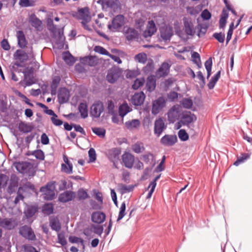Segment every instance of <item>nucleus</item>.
Wrapping results in <instances>:
<instances>
[{"mask_svg": "<svg viewBox=\"0 0 252 252\" xmlns=\"http://www.w3.org/2000/svg\"><path fill=\"white\" fill-rule=\"evenodd\" d=\"M55 182L48 183L46 186L42 187L40 191L42 193L45 200H52L54 199L55 195Z\"/></svg>", "mask_w": 252, "mask_h": 252, "instance_id": "1", "label": "nucleus"}, {"mask_svg": "<svg viewBox=\"0 0 252 252\" xmlns=\"http://www.w3.org/2000/svg\"><path fill=\"white\" fill-rule=\"evenodd\" d=\"M181 107L178 104L174 105L169 109L167 113V116L168 121L170 123H174L181 118Z\"/></svg>", "mask_w": 252, "mask_h": 252, "instance_id": "2", "label": "nucleus"}, {"mask_svg": "<svg viewBox=\"0 0 252 252\" xmlns=\"http://www.w3.org/2000/svg\"><path fill=\"white\" fill-rule=\"evenodd\" d=\"M167 99L163 96H160L152 102V114L156 115L163 110L166 106Z\"/></svg>", "mask_w": 252, "mask_h": 252, "instance_id": "3", "label": "nucleus"}, {"mask_svg": "<svg viewBox=\"0 0 252 252\" xmlns=\"http://www.w3.org/2000/svg\"><path fill=\"white\" fill-rule=\"evenodd\" d=\"M51 28L50 30L53 33L54 35H56V32H58V36L56 38V43L61 46H63L65 41V36L63 34V27L58 29L57 31L56 26L53 24V21L51 20Z\"/></svg>", "mask_w": 252, "mask_h": 252, "instance_id": "4", "label": "nucleus"}, {"mask_svg": "<svg viewBox=\"0 0 252 252\" xmlns=\"http://www.w3.org/2000/svg\"><path fill=\"white\" fill-rule=\"evenodd\" d=\"M124 24V16L122 15H118L113 19L111 24H109L108 28L112 32H117L122 27Z\"/></svg>", "mask_w": 252, "mask_h": 252, "instance_id": "5", "label": "nucleus"}, {"mask_svg": "<svg viewBox=\"0 0 252 252\" xmlns=\"http://www.w3.org/2000/svg\"><path fill=\"white\" fill-rule=\"evenodd\" d=\"M23 73L24 78L23 83L25 84V87L36 83V80L33 76V70L32 68H27L23 71Z\"/></svg>", "mask_w": 252, "mask_h": 252, "instance_id": "6", "label": "nucleus"}, {"mask_svg": "<svg viewBox=\"0 0 252 252\" xmlns=\"http://www.w3.org/2000/svg\"><path fill=\"white\" fill-rule=\"evenodd\" d=\"M104 111V106L102 102L98 101L94 103L91 107V115L96 118L100 117L101 114Z\"/></svg>", "mask_w": 252, "mask_h": 252, "instance_id": "7", "label": "nucleus"}, {"mask_svg": "<svg viewBox=\"0 0 252 252\" xmlns=\"http://www.w3.org/2000/svg\"><path fill=\"white\" fill-rule=\"evenodd\" d=\"M19 233L23 237L31 241L35 240L36 237L32 228L27 225H24L20 227Z\"/></svg>", "mask_w": 252, "mask_h": 252, "instance_id": "8", "label": "nucleus"}, {"mask_svg": "<svg viewBox=\"0 0 252 252\" xmlns=\"http://www.w3.org/2000/svg\"><path fill=\"white\" fill-rule=\"evenodd\" d=\"M16 60L14 64L17 66H22V63L25 62L28 59V54L24 51L17 50L14 54Z\"/></svg>", "mask_w": 252, "mask_h": 252, "instance_id": "9", "label": "nucleus"}, {"mask_svg": "<svg viewBox=\"0 0 252 252\" xmlns=\"http://www.w3.org/2000/svg\"><path fill=\"white\" fill-rule=\"evenodd\" d=\"M166 127L164 120L161 118L156 119L154 123V134L157 137L160 136Z\"/></svg>", "mask_w": 252, "mask_h": 252, "instance_id": "10", "label": "nucleus"}, {"mask_svg": "<svg viewBox=\"0 0 252 252\" xmlns=\"http://www.w3.org/2000/svg\"><path fill=\"white\" fill-rule=\"evenodd\" d=\"M180 119L184 126H189L191 123L195 121L196 117L195 115L190 111H185L182 113Z\"/></svg>", "mask_w": 252, "mask_h": 252, "instance_id": "11", "label": "nucleus"}, {"mask_svg": "<svg viewBox=\"0 0 252 252\" xmlns=\"http://www.w3.org/2000/svg\"><path fill=\"white\" fill-rule=\"evenodd\" d=\"M122 160L125 166L131 169L133 166L134 156L129 152H125L122 156Z\"/></svg>", "mask_w": 252, "mask_h": 252, "instance_id": "12", "label": "nucleus"}, {"mask_svg": "<svg viewBox=\"0 0 252 252\" xmlns=\"http://www.w3.org/2000/svg\"><path fill=\"white\" fill-rule=\"evenodd\" d=\"M70 97V92L65 88H61L58 94L59 102L63 104L68 101Z\"/></svg>", "mask_w": 252, "mask_h": 252, "instance_id": "13", "label": "nucleus"}, {"mask_svg": "<svg viewBox=\"0 0 252 252\" xmlns=\"http://www.w3.org/2000/svg\"><path fill=\"white\" fill-rule=\"evenodd\" d=\"M19 178L14 174H11L9 180V184L7 189V191L11 194L14 192L19 184Z\"/></svg>", "mask_w": 252, "mask_h": 252, "instance_id": "14", "label": "nucleus"}, {"mask_svg": "<svg viewBox=\"0 0 252 252\" xmlns=\"http://www.w3.org/2000/svg\"><path fill=\"white\" fill-rule=\"evenodd\" d=\"M173 33L172 28L170 26H165L160 29V36L164 41L170 40Z\"/></svg>", "mask_w": 252, "mask_h": 252, "instance_id": "15", "label": "nucleus"}, {"mask_svg": "<svg viewBox=\"0 0 252 252\" xmlns=\"http://www.w3.org/2000/svg\"><path fill=\"white\" fill-rule=\"evenodd\" d=\"M145 94L143 92L135 93L131 97V102L135 106H140L143 104Z\"/></svg>", "mask_w": 252, "mask_h": 252, "instance_id": "16", "label": "nucleus"}, {"mask_svg": "<svg viewBox=\"0 0 252 252\" xmlns=\"http://www.w3.org/2000/svg\"><path fill=\"white\" fill-rule=\"evenodd\" d=\"M121 154V150L118 148H114L107 151L106 155L109 159L115 164L119 158V155Z\"/></svg>", "mask_w": 252, "mask_h": 252, "instance_id": "17", "label": "nucleus"}, {"mask_svg": "<svg viewBox=\"0 0 252 252\" xmlns=\"http://www.w3.org/2000/svg\"><path fill=\"white\" fill-rule=\"evenodd\" d=\"M170 67V65L168 63H163L156 72L157 76L159 78L166 76L169 72Z\"/></svg>", "mask_w": 252, "mask_h": 252, "instance_id": "18", "label": "nucleus"}, {"mask_svg": "<svg viewBox=\"0 0 252 252\" xmlns=\"http://www.w3.org/2000/svg\"><path fill=\"white\" fill-rule=\"evenodd\" d=\"M177 141L176 135L166 134L160 139V143L166 146H171Z\"/></svg>", "mask_w": 252, "mask_h": 252, "instance_id": "19", "label": "nucleus"}, {"mask_svg": "<svg viewBox=\"0 0 252 252\" xmlns=\"http://www.w3.org/2000/svg\"><path fill=\"white\" fill-rule=\"evenodd\" d=\"M15 167L19 172L27 173L31 168V164L28 162H18L15 163Z\"/></svg>", "mask_w": 252, "mask_h": 252, "instance_id": "20", "label": "nucleus"}, {"mask_svg": "<svg viewBox=\"0 0 252 252\" xmlns=\"http://www.w3.org/2000/svg\"><path fill=\"white\" fill-rule=\"evenodd\" d=\"M75 197V194L73 191L66 190L60 194L59 200L63 203H65L72 200Z\"/></svg>", "mask_w": 252, "mask_h": 252, "instance_id": "21", "label": "nucleus"}, {"mask_svg": "<svg viewBox=\"0 0 252 252\" xmlns=\"http://www.w3.org/2000/svg\"><path fill=\"white\" fill-rule=\"evenodd\" d=\"M157 31L155 22L153 20L148 22L146 29L143 32V35L147 38L152 36Z\"/></svg>", "mask_w": 252, "mask_h": 252, "instance_id": "22", "label": "nucleus"}, {"mask_svg": "<svg viewBox=\"0 0 252 252\" xmlns=\"http://www.w3.org/2000/svg\"><path fill=\"white\" fill-rule=\"evenodd\" d=\"M29 22L31 26L34 27L37 31L41 30L42 22L36 16L35 14H32L30 16Z\"/></svg>", "mask_w": 252, "mask_h": 252, "instance_id": "23", "label": "nucleus"}, {"mask_svg": "<svg viewBox=\"0 0 252 252\" xmlns=\"http://www.w3.org/2000/svg\"><path fill=\"white\" fill-rule=\"evenodd\" d=\"M16 36L18 46L21 48H25L28 43V41L26 39L24 32L22 31H17L16 32Z\"/></svg>", "mask_w": 252, "mask_h": 252, "instance_id": "24", "label": "nucleus"}, {"mask_svg": "<svg viewBox=\"0 0 252 252\" xmlns=\"http://www.w3.org/2000/svg\"><path fill=\"white\" fill-rule=\"evenodd\" d=\"M119 72L115 69L109 70L106 76L107 80L111 83H113L119 78Z\"/></svg>", "mask_w": 252, "mask_h": 252, "instance_id": "25", "label": "nucleus"}, {"mask_svg": "<svg viewBox=\"0 0 252 252\" xmlns=\"http://www.w3.org/2000/svg\"><path fill=\"white\" fill-rule=\"evenodd\" d=\"M105 215L104 213L100 212H94L92 215V220L96 223H101L105 220Z\"/></svg>", "mask_w": 252, "mask_h": 252, "instance_id": "26", "label": "nucleus"}, {"mask_svg": "<svg viewBox=\"0 0 252 252\" xmlns=\"http://www.w3.org/2000/svg\"><path fill=\"white\" fill-rule=\"evenodd\" d=\"M131 110L132 109L130 108L126 102H124L122 104L120 105L119 107V114L122 118V123L123 122L124 116Z\"/></svg>", "mask_w": 252, "mask_h": 252, "instance_id": "27", "label": "nucleus"}, {"mask_svg": "<svg viewBox=\"0 0 252 252\" xmlns=\"http://www.w3.org/2000/svg\"><path fill=\"white\" fill-rule=\"evenodd\" d=\"M156 87V80L154 75H150L148 77L146 87L147 91L152 92L155 89Z\"/></svg>", "mask_w": 252, "mask_h": 252, "instance_id": "28", "label": "nucleus"}, {"mask_svg": "<svg viewBox=\"0 0 252 252\" xmlns=\"http://www.w3.org/2000/svg\"><path fill=\"white\" fill-rule=\"evenodd\" d=\"M126 37L127 40H132L138 38V32L134 29L128 28L125 32Z\"/></svg>", "mask_w": 252, "mask_h": 252, "instance_id": "29", "label": "nucleus"}, {"mask_svg": "<svg viewBox=\"0 0 252 252\" xmlns=\"http://www.w3.org/2000/svg\"><path fill=\"white\" fill-rule=\"evenodd\" d=\"M185 27V32L187 34L189 35H193L195 34V30L192 22L190 21L185 19L184 20Z\"/></svg>", "mask_w": 252, "mask_h": 252, "instance_id": "30", "label": "nucleus"}, {"mask_svg": "<svg viewBox=\"0 0 252 252\" xmlns=\"http://www.w3.org/2000/svg\"><path fill=\"white\" fill-rule=\"evenodd\" d=\"M38 211V207L36 205H29L27 206L24 213L27 219L33 217Z\"/></svg>", "mask_w": 252, "mask_h": 252, "instance_id": "31", "label": "nucleus"}, {"mask_svg": "<svg viewBox=\"0 0 252 252\" xmlns=\"http://www.w3.org/2000/svg\"><path fill=\"white\" fill-rule=\"evenodd\" d=\"M78 18L82 21L90 20L91 17L89 15V9L88 7L82 8L78 9Z\"/></svg>", "mask_w": 252, "mask_h": 252, "instance_id": "32", "label": "nucleus"}, {"mask_svg": "<svg viewBox=\"0 0 252 252\" xmlns=\"http://www.w3.org/2000/svg\"><path fill=\"white\" fill-rule=\"evenodd\" d=\"M61 78L59 76H55L52 80L51 84V93L52 94H55L57 89L60 84Z\"/></svg>", "mask_w": 252, "mask_h": 252, "instance_id": "33", "label": "nucleus"}, {"mask_svg": "<svg viewBox=\"0 0 252 252\" xmlns=\"http://www.w3.org/2000/svg\"><path fill=\"white\" fill-rule=\"evenodd\" d=\"M78 110L82 118L85 119L88 117V111L86 103L83 102L80 103L78 106Z\"/></svg>", "mask_w": 252, "mask_h": 252, "instance_id": "34", "label": "nucleus"}, {"mask_svg": "<svg viewBox=\"0 0 252 252\" xmlns=\"http://www.w3.org/2000/svg\"><path fill=\"white\" fill-rule=\"evenodd\" d=\"M125 125L127 128L132 129L138 127L140 125V122L138 119H133L131 121L126 122Z\"/></svg>", "mask_w": 252, "mask_h": 252, "instance_id": "35", "label": "nucleus"}, {"mask_svg": "<svg viewBox=\"0 0 252 252\" xmlns=\"http://www.w3.org/2000/svg\"><path fill=\"white\" fill-rule=\"evenodd\" d=\"M220 71H219L218 72H217V73L216 74H215L211 78L210 81H209V82L208 83V84L207 85L209 89L211 90L214 88L216 83L217 82V81L220 78Z\"/></svg>", "mask_w": 252, "mask_h": 252, "instance_id": "36", "label": "nucleus"}, {"mask_svg": "<svg viewBox=\"0 0 252 252\" xmlns=\"http://www.w3.org/2000/svg\"><path fill=\"white\" fill-rule=\"evenodd\" d=\"M63 59L68 65H72L75 62V58L71 54L67 52H64L63 54Z\"/></svg>", "mask_w": 252, "mask_h": 252, "instance_id": "37", "label": "nucleus"}, {"mask_svg": "<svg viewBox=\"0 0 252 252\" xmlns=\"http://www.w3.org/2000/svg\"><path fill=\"white\" fill-rule=\"evenodd\" d=\"M131 149L132 151L136 154H140L143 152L145 149L143 144L139 142L132 145Z\"/></svg>", "mask_w": 252, "mask_h": 252, "instance_id": "38", "label": "nucleus"}, {"mask_svg": "<svg viewBox=\"0 0 252 252\" xmlns=\"http://www.w3.org/2000/svg\"><path fill=\"white\" fill-rule=\"evenodd\" d=\"M50 225L51 228L56 231H59L61 228L59 220L57 218H53L50 221Z\"/></svg>", "mask_w": 252, "mask_h": 252, "instance_id": "39", "label": "nucleus"}, {"mask_svg": "<svg viewBox=\"0 0 252 252\" xmlns=\"http://www.w3.org/2000/svg\"><path fill=\"white\" fill-rule=\"evenodd\" d=\"M193 62L196 64L198 68L202 66V63L199 54L196 52H193L191 54Z\"/></svg>", "mask_w": 252, "mask_h": 252, "instance_id": "40", "label": "nucleus"}, {"mask_svg": "<svg viewBox=\"0 0 252 252\" xmlns=\"http://www.w3.org/2000/svg\"><path fill=\"white\" fill-rule=\"evenodd\" d=\"M42 211L48 215L53 213L54 208L52 203L45 204L42 208Z\"/></svg>", "mask_w": 252, "mask_h": 252, "instance_id": "41", "label": "nucleus"}, {"mask_svg": "<svg viewBox=\"0 0 252 252\" xmlns=\"http://www.w3.org/2000/svg\"><path fill=\"white\" fill-rule=\"evenodd\" d=\"M19 4L23 7L33 6L35 5V1L33 0H20Z\"/></svg>", "mask_w": 252, "mask_h": 252, "instance_id": "42", "label": "nucleus"}, {"mask_svg": "<svg viewBox=\"0 0 252 252\" xmlns=\"http://www.w3.org/2000/svg\"><path fill=\"white\" fill-rule=\"evenodd\" d=\"M92 129L94 133L100 137H104L105 135L106 130L103 128L93 127Z\"/></svg>", "mask_w": 252, "mask_h": 252, "instance_id": "43", "label": "nucleus"}, {"mask_svg": "<svg viewBox=\"0 0 252 252\" xmlns=\"http://www.w3.org/2000/svg\"><path fill=\"white\" fill-rule=\"evenodd\" d=\"M126 208V203L125 201H124L122 203L120 208V211H119L118 217V219L117 220V221H119V220H122L124 217V216L126 215V212H125Z\"/></svg>", "mask_w": 252, "mask_h": 252, "instance_id": "44", "label": "nucleus"}, {"mask_svg": "<svg viewBox=\"0 0 252 252\" xmlns=\"http://www.w3.org/2000/svg\"><path fill=\"white\" fill-rule=\"evenodd\" d=\"M145 83V79L144 78H140L136 79L132 85V88L134 90H137L141 86H142Z\"/></svg>", "mask_w": 252, "mask_h": 252, "instance_id": "45", "label": "nucleus"}, {"mask_svg": "<svg viewBox=\"0 0 252 252\" xmlns=\"http://www.w3.org/2000/svg\"><path fill=\"white\" fill-rule=\"evenodd\" d=\"M69 241L71 243H80L82 246L83 248H85L84 241L80 238L70 236L69 237Z\"/></svg>", "mask_w": 252, "mask_h": 252, "instance_id": "46", "label": "nucleus"}, {"mask_svg": "<svg viewBox=\"0 0 252 252\" xmlns=\"http://www.w3.org/2000/svg\"><path fill=\"white\" fill-rule=\"evenodd\" d=\"M73 165L72 163L62 164V171L67 174H71L72 173Z\"/></svg>", "mask_w": 252, "mask_h": 252, "instance_id": "47", "label": "nucleus"}, {"mask_svg": "<svg viewBox=\"0 0 252 252\" xmlns=\"http://www.w3.org/2000/svg\"><path fill=\"white\" fill-rule=\"evenodd\" d=\"M94 51L101 55H107L108 56L110 55L109 52L104 48L100 46H95L94 48Z\"/></svg>", "mask_w": 252, "mask_h": 252, "instance_id": "48", "label": "nucleus"}, {"mask_svg": "<svg viewBox=\"0 0 252 252\" xmlns=\"http://www.w3.org/2000/svg\"><path fill=\"white\" fill-rule=\"evenodd\" d=\"M135 60L139 63H144L147 61L146 54L144 53H139L135 56Z\"/></svg>", "mask_w": 252, "mask_h": 252, "instance_id": "49", "label": "nucleus"}, {"mask_svg": "<svg viewBox=\"0 0 252 252\" xmlns=\"http://www.w3.org/2000/svg\"><path fill=\"white\" fill-rule=\"evenodd\" d=\"M181 104L183 107L187 109H190L192 106L193 102L191 99L185 98L183 99Z\"/></svg>", "mask_w": 252, "mask_h": 252, "instance_id": "50", "label": "nucleus"}, {"mask_svg": "<svg viewBox=\"0 0 252 252\" xmlns=\"http://www.w3.org/2000/svg\"><path fill=\"white\" fill-rule=\"evenodd\" d=\"M32 155L40 160H43L45 158L44 154L41 150H35L32 152Z\"/></svg>", "mask_w": 252, "mask_h": 252, "instance_id": "51", "label": "nucleus"}, {"mask_svg": "<svg viewBox=\"0 0 252 252\" xmlns=\"http://www.w3.org/2000/svg\"><path fill=\"white\" fill-rule=\"evenodd\" d=\"M8 179V177L6 175L0 174V188L6 186Z\"/></svg>", "mask_w": 252, "mask_h": 252, "instance_id": "52", "label": "nucleus"}, {"mask_svg": "<svg viewBox=\"0 0 252 252\" xmlns=\"http://www.w3.org/2000/svg\"><path fill=\"white\" fill-rule=\"evenodd\" d=\"M178 137L182 141H186L189 139V135L185 129H180L178 132Z\"/></svg>", "mask_w": 252, "mask_h": 252, "instance_id": "53", "label": "nucleus"}, {"mask_svg": "<svg viewBox=\"0 0 252 252\" xmlns=\"http://www.w3.org/2000/svg\"><path fill=\"white\" fill-rule=\"evenodd\" d=\"M142 158L146 163H148L150 160H155V156L152 153L148 152L146 154L142 155Z\"/></svg>", "mask_w": 252, "mask_h": 252, "instance_id": "54", "label": "nucleus"}, {"mask_svg": "<svg viewBox=\"0 0 252 252\" xmlns=\"http://www.w3.org/2000/svg\"><path fill=\"white\" fill-rule=\"evenodd\" d=\"M249 158L250 155L248 154H243L239 158H238L237 160L234 162V164L236 166H238L240 163L244 162Z\"/></svg>", "mask_w": 252, "mask_h": 252, "instance_id": "55", "label": "nucleus"}, {"mask_svg": "<svg viewBox=\"0 0 252 252\" xmlns=\"http://www.w3.org/2000/svg\"><path fill=\"white\" fill-rule=\"evenodd\" d=\"M58 242L64 246L67 244V241L65 238L64 233L60 232L58 234Z\"/></svg>", "mask_w": 252, "mask_h": 252, "instance_id": "56", "label": "nucleus"}, {"mask_svg": "<svg viewBox=\"0 0 252 252\" xmlns=\"http://www.w3.org/2000/svg\"><path fill=\"white\" fill-rule=\"evenodd\" d=\"M90 204L94 210H101L102 208V204L101 202H96L94 200H91Z\"/></svg>", "mask_w": 252, "mask_h": 252, "instance_id": "57", "label": "nucleus"}, {"mask_svg": "<svg viewBox=\"0 0 252 252\" xmlns=\"http://www.w3.org/2000/svg\"><path fill=\"white\" fill-rule=\"evenodd\" d=\"M213 36L220 43H223L225 39V35L222 32H215Z\"/></svg>", "mask_w": 252, "mask_h": 252, "instance_id": "58", "label": "nucleus"}, {"mask_svg": "<svg viewBox=\"0 0 252 252\" xmlns=\"http://www.w3.org/2000/svg\"><path fill=\"white\" fill-rule=\"evenodd\" d=\"M90 162H94L96 158V155L95 150L92 148L88 152Z\"/></svg>", "mask_w": 252, "mask_h": 252, "instance_id": "59", "label": "nucleus"}, {"mask_svg": "<svg viewBox=\"0 0 252 252\" xmlns=\"http://www.w3.org/2000/svg\"><path fill=\"white\" fill-rule=\"evenodd\" d=\"M19 128L20 130L24 133H28L32 130V127L25 124H22L20 125Z\"/></svg>", "mask_w": 252, "mask_h": 252, "instance_id": "60", "label": "nucleus"}, {"mask_svg": "<svg viewBox=\"0 0 252 252\" xmlns=\"http://www.w3.org/2000/svg\"><path fill=\"white\" fill-rule=\"evenodd\" d=\"M165 160V157L164 156L162 157L160 163L156 167L155 171L157 172H159L164 170V162Z\"/></svg>", "mask_w": 252, "mask_h": 252, "instance_id": "61", "label": "nucleus"}, {"mask_svg": "<svg viewBox=\"0 0 252 252\" xmlns=\"http://www.w3.org/2000/svg\"><path fill=\"white\" fill-rule=\"evenodd\" d=\"M196 28L198 30L197 35L200 37L201 35H204L206 33L208 27H203L201 24H198Z\"/></svg>", "mask_w": 252, "mask_h": 252, "instance_id": "62", "label": "nucleus"}, {"mask_svg": "<svg viewBox=\"0 0 252 252\" xmlns=\"http://www.w3.org/2000/svg\"><path fill=\"white\" fill-rule=\"evenodd\" d=\"M133 188L134 187L132 186H126V185H122L121 187V190L122 193H126L132 191Z\"/></svg>", "mask_w": 252, "mask_h": 252, "instance_id": "63", "label": "nucleus"}, {"mask_svg": "<svg viewBox=\"0 0 252 252\" xmlns=\"http://www.w3.org/2000/svg\"><path fill=\"white\" fill-rule=\"evenodd\" d=\"M88 197L87 192L84 189L79 190L78 191V198L79 200H84Z\"/></svg>", "mask_w": 252, "mask_h": 252, "instance_id": "64", "label": "nucleus"}]
</instances>
